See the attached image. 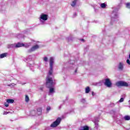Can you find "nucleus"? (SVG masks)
<instances>
[{
    "label": "nucleus",
    "instance_id": "nucleus-11",
    "mask_svg": "<svg viewBox=\"0 0 130 130\" xmlns=\"http://www.w3.org/2000/svg\"><path fill=\"white\" fill-rule=\"evenodd\" d=\"M8 56V53H4L0 55V58H4V57H7Z\"/></svg>",
    "mask_w": 130,
    "mask_h": 130
},
{
    "label": "nucleus",
    "instance_id": "nucleus-31",
    "mask_svg": "<svg viewBox=\"0 0 130 130\" xmlns=\"http://www.w3.org/2000/svg\"><path fill=\"white\" fill-rule=\"evenodd\" d=\"M81 41H84V39H81Z\"/></svg>",
    "mask_w": 130,
    "mask_h": 130
},
{
    "label": "nucleus",
    "instance_id": "nucleus-4",
    "mask_svg": "<svg viewBox=\"0 0 130 130\" xmlns=\"http://www.w3.org/2000/svg\"><path fill=\"white\" fill-rule=\"evenodd\" d=\"M105 82L104 83L105 86L106 87H108V88H110L112 86V83H111V81H110V79L109 78L106 79L105 80Z\"/></svg>",
    "mask_w": 130,
    "mask_h": 130
},
{
    "label": "nucleus",
    "instance_id": "nucleus-12",
    "mask_svg": "<svg viewBox=\"0 0 130 130\" xmlns=\"http://www.w3.org/2000/svg\"><path fill=\"white\" fill-rule=\"evenodd\" d=\"M7 103H8V104H12L14 103V102H15V100H14L13 99H7Z\"/></svg>",
    "mask_w": 130,
    "mask_h": 130
},
{
    "label": "nucleus",
    "instance_id": "nucleus-23",
    "mask_svg": "<svg viewBox=\"0 0 130 130\" xmlns=\"http://www.w3.org/2000/svg\"><path fill=\"white\" fill-rule=\"evenodd\" d=\"M48 60V58H47V57H44V61H47V60Z\"/></svg>",
    "mask_w": 130,
    "mask_h": 130
},
{
    "label": "nucleus",
    "instance_id": "nucleus-27",
    "mask_svg": "<svg viewBox=\"0 0 130 130\" xmlns=\"http://www.w3.org/2000/svg\"><path fill=\"white\" fill-rule=\"evenodd\" d=\"M24 46H25V48H28L29 47L30 45H26V46L24 45Z\"/></svg>",
    "mask_w": 130,
    "mask_h": 130
},
{
    "label": "nucleus",
    "instance_id": "nucleus-21",
    "mask_svg": "<svg viewBox=\"0 0 130 130\" xmlns=\"http://www.w3.org/2000/svg\"><path fill=\"white\" fill-rule=\"evenodd\" d=\"M126 8H127L128 9H130V4L129 3H127L126 4Z\"/></svg>",
    "mask_w": 130,
    "mask_h": 130
},
{
    "label": "nucleus",
    "instance_id": "nucleus-25",
    "mask_svg": "<svg viewBox=\"0 0 130 130\" xmlns=\"http://www.w3.org/2000/svg\"><path fill=\"white\" fill-rule=\"evenodd\" d=\"M50 109H51V108H50V107H48L47 108V111H48H48H49V110H50Z\"/></svg>",
    "mask_w": 130,
    "mask_h": 130
},
{
    "label": "nucleus",
    "instance_id": "nucleus-8",
    "mask_svg": "<svg viewBox=\"0 0 130 130\" xmlns=\"http://www.w3.org/2000/svg\"><path fill=\"white\" fill-rule=\"evenodd\" d=\"M42 113V108H38L37 111V114L38 115H41Z\"/></svg>",
    "mask_w": 130,
    "mask_h": 130
},
{
    "label": "nucleus",
    "instance_id": "nucleus-3",
    "mask_svg": "<svg viewBox=\"0 0 130 130\" xmlns=\"http://www.w3.org/2000/svg\"><path fill=\"white\" fill-rule=\"evenodd\" d=\"M117 87H128V84L124 81H119L116 83Z\"/></svg>",
    "mask_w": 130,
    "mask_h": 130
},
{
    "label": "nucleus",
    "instance_id": "nucleus-2",
    "mask_svg": "<svg viewBox=\"0 0 130 130\" xmlns=\"http://www.w3.org/2000/svg\"><path fill=\"white\" fill-rule=\"evenodd\" d=\"M61 121V118L58 117L56 119V120L54 121L50 125L51 127H56V126H58L60 124V122Z\"/></svg>",
    "mask_w": 130,
    "mask_h": 130
},
{
    "label": "nucleus",
    "instance_id": "nucleus-29",
    "mask_svg": "<svg viewBox=\"0 0 130 130\" xmlns=\"http://www.w3.org/2000/svg\"><path fill=\"white\" fill-rule=\"evenodd\" d=\"M91 95H92V96H94V92H93V91H92V92H91Z\"/></svg>",
    "mask_w": 130,
    "mask_h": 130
},
{
    "label": "nucleus",
    "instance_id": "nucleus-18",
    "mask_svg": "<svg viewBox=\"0 0 130 130\" xmlns=\"http://www.w3.org/2000/svg\"><path fill=\"white\" fill-rule=\"evenodd\" d=\"M29 100H30L29 99V96H28V95H25V102L28 103V102H29Z\"/></svg>",
    "mask_w": 130,
    "mask_h": 130
},
{
    "label": "nucleus",
    "instance_id": "nucleus-5",
    "mask_svg": "<svg viewBox=\"0 0 130 130\" xmlns=\"http://www.w3.org/2000/svg\"><path fill=\"white\" fill-rule=\"evenodd\" d=\"M38 48H39V46L38 45H35L28 50V52L30 53L32 51H35L36 49H38Z\"/></svg>",
    "mask_w": 130,
    "mask_h": 130
},
{
    "label": "nucleus",
    "instance_id": "nucleus-15",
    "mask_svg": "<svg viewBox=\"0 0 130 130\" xmlns=\"http://www.w3.org/2000/svg\"><path fill=\"white\" fill-rule=\"evenodd\" d=\"M76 5H77V0H74V1L72 2V4H71L72 7H75Z\"/></svg>",
    "mask_w": 130,
    "mask_h": 130
},
{
    "label": "nucleus",
    "instance_id": "nucleus-30",
    "mask_svg": "<svg viewBox=\"0 0 130 130\" xmlns=\"http://www.w3.org/2000/svg\"><path fill=\"white\" fill-rule=\"evenodd\" d=\"M77 72H78V69L75 70V73H77Z\"/></svg>",
    "mask_w": 130,
    "mask_h": 130
},
{
    "label": "nucleus",
    "instance_id": "nucleus-6",
    "mask_svg": "<svg viewBox=\"0 0 130 130\" xmlns=\"http://www.w3.org/2000/svg\"><path fill=\"white\" fill-rule=\"evenodd\" d=\"M40 19L43 20V21H47L48 19V15L47 14H42L40 16Z\"/></svg>",
    "mask_w": 130,
    "mask_h": 130
},
{
    "label": "nucleus",
    "instance_id": "nucleus-26",
    "mask_svg": "<svg viewBox=\"0 0 130 130\" xmlns=\"http://www.w3.org/2000/svg\"><path fill=\"white\" fill-rule=\"evenodd\" d=\"M126 62L127 63H128V64H129L130 65V61H129V59H127L126 60Z\"/></svg>",
    "mask_w": 130,
    "mask_h": 130
},
{
    "label": "nucleus",
    "instance_id": "nucleus-24",
    "mask_svg": "<svg viewBox=\"0 0 130 130\" xmlns=\"http://www.w3.org/2000/svg\"><path fill=\"white\" fill-rule=\"evenodd\" d=\"M119 102H123V98H121L120 100L119 101Z\"/></svg>",
    "mask_w": 130,
    "mask_h": 130
},
{
    "label": "nucleus",
    "instance_id": "nucleus-7",
    "mask_svg": "<svg viewBox=\"0 0 130 130\" xmlns=\"http://www.w3.org/2000/svg\"><path fill=\"white\" fill-rule=\"evenodd\" d=\"M24 46H25V44L20 42L17 43L15 45V47L16 48H19V47H23Z\"/></svg>",
    "mask_w": 130,
    "mask_h": 130
},
{
    "label": "nucleus",
    "instance_id": "nucleus-13",
    "mask_svg": "<svg viewBox=\"0 0 130 130\" xmlns=\"http://www.w3.org/2000/svg\"><path fill=\"white\" fill-rule=\"evenodd\" d=\"M50 67H53V58L52 57L50 58Z\"/></svg>",
    "mask_w": 130,
    "mask_h": 130
},
{
    "label": "nucleus",
    "instance_id": "nucleus-19",
    "mask_svg": "<svg viewBox=\"0 0 130 130\" xmlns=\"http://www.w3.org/2000/svg\"><path fill=\"white\" fill-rule=\"evenodd\" d=\"M101 7L103 9H105V8H106V4H105V3H102L101 4Z\"/></svg>",
    "mask_w": 130,
    "mask_h": 130
},
{
    "label": "nucleus",
    "instance_id": "nucleus-10",
    "mask_svg": "<svg viewBox=\"0 0 130 130\" xmlns=\"http://www.w3.org/2000/svg\"><path fill=\"white\" fill-rule=\"evenodd\" d=\"M118 68L120 71H122V70H123V64H122L121 62H120Z\"/></svg>",
    "mask_w": 130,
    "mask_h": 130
},
{
    "label": "nucleus",
    "instance_id": "nucleus-1",
    "mask_svg": "<svg viewBox=\"0 0 130 130\" xmlns=\"http://www.w3.org/2000/svg\"><path fill=\"white\" fill-rule=\"evenodd\" d=\"M54 84V82L52 78L49 76H47L46 79V86L47 88L50 89V93H54V88L52 87Z\"/></svg>",
    "mask_w": 130,
    "mask_h": 130
},
{
    "label": "nucleus",
    "instance_id": "nucleus-17",
    "mask_svg": "<svg viewBox=\"0 0 130 130\" xmlns=\"http://www.w3.org/2000/svg\"><path fill=\"white\" fill-rule=\"evenodd\" d=\"M124 119H125V120H130V116L128 115L125 116Z\"/></svg>",
    "mask_w": 130,
    "mask_h": 130
},
{
    "label": "nucleus",
    "instance_id": "nucleus-14",
    "mask_svg": "<svg viewBox=\"0 0 130 130\" xmlns=\"http://www.w3.org/2000/svg\"><path fill=\"white\" fill-rule=\"evenodd\" d=\"M91 91V89H90V87L87 86L85 88V93L88 94Z\"/></svg>",
    "mask_w": 130,
    "mask_h": 130
},
{
    "label": "nucleus",
    "instance_id": "nucleus-22",
    "mask_svg": "<svg viewBox=\"0 0 130 130\" xmlns=\"http://www.w3.org/2000/svg\"><path fill=\"white\" fill-rule=\"evenodd\" d=\"M4 105H5V107H9V104H7V103H5Z\"/></svg>",
    "mask_w": 130,
    "mask_h": 130
},
{
    "label": "nucleus",
    "instance_id": "nucleus-16",
    "mask_svg": "<svg viewBox=\"0 0 130 130\" xmlns=\"http://www.w3.org/2000/svg\"><path fill=\"white\" fill-rule=\"evenodd\" d=\"M82 128L83 129H81L80 130H89V126H88L87 125L84 126L83 127H82Z\"/></svg>",
    "mask_w": 130,
    "mask_h": 130
},
{
    "label": "nucleus",
    "instance_id": "nucleus-28",
    "mask_svg": "<svg viewBox=\"0 0 130 130\" xmlns=\"http://www.w3.org/2000/svg\"><path fill=\"white\" fill-rule=\"evenodd\" d=\"M40 90H41V91H43V87H40Z\"/></svg>",
    "mask_w": 130,
    "mask_h": 130
},
{
    "label": "nucleus",
    "instance_id": "nucleus-9",
    "mask_svg": "<svg viewBox=\"0 0 130 130\" xmlns=\"http://www.w3.org/2000/svg\"><path fill=\"white\" fill-rule=\"evenodd\" d=\"M53 73V67H50V70L48 72V75L51 76L52 75V73Z\"/></svg>",
    "mask_w": 130,
    "mask_h": 130
},
{
    "label": "nucleus",
    "instance_id": "nucleus-20",
    "mask_svg": "<svg viewBox=\"0 0 130 130\" xmlns=\"http://www.w3.org/2000/svg\"><path fill=\"white\" fill-rule=\"evenodd\" d=\"M31 115L34 116L36 114L35 110H32L30 112Z\"/></svg>",
    "mask_w": 130,
    "mask_h": 130
}]
</instances>
